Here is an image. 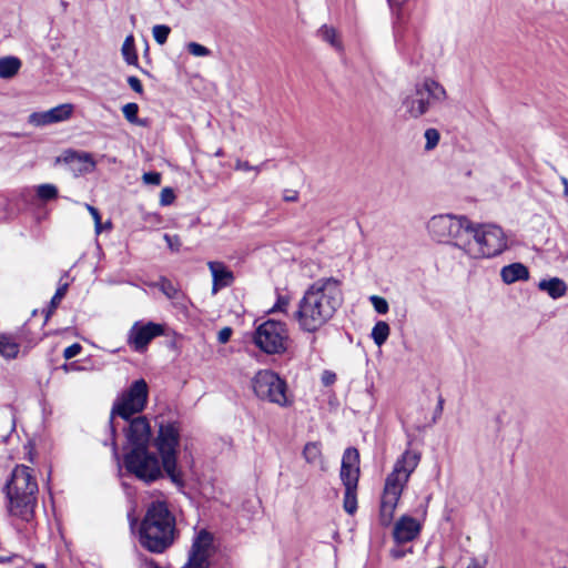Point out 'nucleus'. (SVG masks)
Returning <instances> with one entry per match:
<instances>
[{"label":"nucleus","instance_id":"32","mask_svg":"<svg viewBox=\"0 0 568 568\" xmlns=\"http://www.w3.org/2000/svg\"><path fill=\"white\" fill-rule=\"evenodd\" d=\"M170 32L171 28L166 24H156L152 28L153 38L160 45H163L168 41Z\"/></svg>","mask_w":568,"mask_h":568},{"label":"nucleus","instance_id":"7","mask_svg":"<svg viewBox=\"0 0 568 568\" xmlns=\"http://www.w3.org/2000/svg\"><path fill=\"white\" fill-rule=\"evenodd\" d=\"M447 98V91L442 83L433 78H425L403 98L402 106L407 118L416 120L425 115L433 104L443 103Z\"/></svg>","mask_w":568,"mask_h":568},{"label":"nucleus","instance_id":"3","mask_svg":"<svg viewBox=\"0 0 568 568\" xmlns=\"http://www.w3.org/2000/svg\"><path fill=\"white\" fill-rule=\"evenodd\" d=\"M419 462L420 453L407 448L386 476L379 507V521L383 526L392 524L400 496Z\"/></svg>","mask_w":568,"mask_h":568},{"label":"nucleus","instance_id":"27","mask_svg":"<svg viewBox=\"0 0 568 568\" xmlns=\"http://www.w3.org/2000/svg\"><path fill=\"white\" fill-rule=\"evenodd\" d=\"M36 196L41 202H50L59 196V190L54 184L43 183L34 187Z\"/></svg>","mask_w":568,"mask_h":568},{"label":"nucleus","instance_id":"11","mask_svg":"<svg viewBox=\"0 0 568 568\" xmlns=\"http://www.w3.org/2000/svg\"><path fill=\"white\" fill-rule=\"evenodd\" d=\"M149 387L144 379H138L124 390L115 400L111 418L119 416L129 420L132 415L141 413L148 403Z\"/></svg>","mask_w":568,"mask_h":568},{"label":"nucleus","instance_id":"52","mask_svg":"<svg viewBox=\"0 0 568 568\" xmlns=\"http://www.w3.org/2000/svg\"><path fill=\"white\" fill-rule=\"evenodd\" d=\"M112 445H113V453H114V455L116 456V455H118V447H116V444H115V443H113Z\"/></svg>","mask_w":568,"mask_h":568},{"label":"nucleus","instance_id":"28","mask_svg":"<svg viewBox=\"0 0 568 568\" xmlns=\"http://www.w3.org/2000/svg\"><path fill=\"white\" fill-rule=\"evenodd\" d=\"M389 333H390L389 325L384 321H379L374 325L371 336H372L374 343L378 347H381L387 341Z\"/></svg>","mask_w":568,"mask_h":568},{"label":"nucleus","instance_id":"33","mask_svg":"<svg viewBox=\"0 0 568 568\" xmlns=\"http://www.w3.org/2000/svg\"><path fill=\"white\" fill-rule=\"evenodd\" d=\"M424 138L426 140L425 150L430 151L437 146L440 135L438 130L429 128L425 131Z\"/></svg>","mask_w":568,"mask_h":568},{"label":"nucleus","instance_id":"35","mask_svg":"<svg viewBox=\"0 0 568 568\" xmlns=\"http://www.w3.org/2000/svg\"><path fill=\"white\" fill-rule=\"evenodd\" d=\"M122 112L124 118L130 123H138V112H139V105L134 102L126 103L122 106Z\"/></svg>","mask_w":568,"mask_h":568},{"label":"nucleus","instance_id":"49","mask_svg":"<svg viewBox=\"0 0 568 568\" xmlns=\"http://www.w3.org/2000/svg\"><path fill=\"white\" fill-rule=\"evenodd\" d=\"M85 209L89 211V213L91 214L93 221H94V224H99V221L101 220V215L99 213V211L90 205V204H84Z\"/></svg>","mask_w":568,"mask_h":568},{"label":"nucleus","instance_id":"50","mask_svg":"<svg viewBox=\"0 0 568 568\" xmlns=\"http://www.w3.org/2000/svg\"><path fill=\"white\" fill-rule=\"evenodd\" d=\"M560 181H561V183H562V185H564V194H565L566 196H568V179H567V178H565V176H561V178H560Z\"/></svg>","mask_w":568,"mask_h":568},{"label":"nucleus","instance_id":"34","mask_svg":"<svg viewBox=\"0 0 568 568\" xmlns=\"http://www.w3.org/2000/svg\"><path fill=\"white\" fill-rule=\"evenodd\" d=\"M186 49L190 54L196 58L209 57L211 54V50L209 48L197 42H189L186 44Z\"/></svg>","mask_w":568,"mask_h":568},{"label":"nucleus","instance_id":"2","mask_svg":"<svg viewBox=\"0 0 568 568\" xmlns=\"http://www.w3.org/2000/svg\"><path fill=\"white\" fill-rule=\"evenodd\" d=\"M3 491L9 515L26 523L31 521L38 505L39 493L34 470L26 465H17Z\"/></svg>","mask_w":568,"mask_h":568},{"label":"nucleus","instance_id":"21","mask_svg":"<svg viewBox=\"0 0 568 568\" xmlns=\"http://www.w3.org/2000/svg\"><path fill=\"white\" fill-rule=\"evenodd\" d=\"M500 277L505 284H513L529 278V270L523 263H511L500 270Z\"/></svg>","mask_w":568,"mask_h":568},{"label":"nucleus","instance_id":"38","mask_svg":"<svg viewBox=\"0 0 568 568\" xmlns=\"http://www.w3.org/2000/svg\"><path fill=\"white\" fill-rule=\"evenodd\" d=\"M175 199V194L171 187L162 189L160 193V203L161 205H170L173 203Z\"/></svg>","mask_w":568,"mask_h":568},{"label":"nucleus","instance_id":"6","mask_svg":"<svg viewBox=\"0 0 568 568\" xmlns=\"http://www.w3.org/2000/svg\"><path fill=\"white\" fill-rule=\"evenodd\" d=\"M470 230L471 222L465 215L436 214L426 222V232L430 240L453 245L460 251Z\"/></svg>","mask_w":568,"mask_h":568},{"label":"nucleus","instance_id":"12","mask_svg":"<svg viewBox=\"0 0 568 568\" xmlns=\"http://www.w3.org/2000/svg\"><path fill=\"white\" fill-rule=\"evenodd\" d=\"M288 331L286 324L273 320L262 323L255 331L254 342L267 354H281L286 351Z\"/></svg>","mask_w":568,"mask_h":568},{"label":"nucleus","instance_id":"41","mask_svg":"<svg viewBox=\"0 0 568 568\" xmlns=\"http://www.w3.org/2000/svg\"><path fill=\"white\" fill-rule=\"evenodd\" d=\"M81 349H82V346L78 343H74L64 349L63 357L65 359H71V358L75 357L77 355H79Z\"/></svg>","mask_w":568,"mask_h":568},{"label":"nucleus","instance_id":"43","mask_svg":"<svg viewBox=\"0 0 568 568\" xmlns=\"http://www.w3.org/2000/svg\"><path fill=\"white\" fill-rule=\"evenodd\" d=\"M412 552H413L412 547L404 549V548L396 546L389 550V555L393 559H400V558L405 557L407 554H412Z\"/></svg>","mask_w":568,"mask_h":568},{"label":"nucleus","instance_id":"46","mask_svg":"<svg viewBox=\"0 0 568 568\" xmlns=\"http://www.w3.org/2000/svg\"><path fill=\"white\" fill-rule=\"evenodd\" d=\"M164 240L166 241L169 247L171 250H174V251H178L180 245H181V242H180V239L178 235H169V234H165L164 235Z\"/></svg>","mask_w":568,"mask_h":568},{"label":"nucleus","instance_id":"55","mask_svg":"<svg viewBox=\"0 0 568 568\" xmlns=\"http://www.w3.org/2000/svg\"><path fill=\"white\" fill-rule=\"evenodd\" d=\"M442 404H443V400H439V405H438L439 409H442Z\"/></svg>","mask_w":568,"mask_h":568},{"label":"nucleus","instance_id":"30","mask_svg":"<svg viewBox=\"0 0 568 568\" xmlns=\"http://www.w3.org/2000/svg\"><path fill=\"white\" fill-rule=\"evenodd\" d=\"M357 488H345L344 494V509L347 514L353 515L357 510V497H356Z\"/></svg>","mask_w":568,"mask_h":568},{"label":"nucleus","instance_id":"40","mask_svg":"<svg viewBox=\"0 0 568 568\" xmlns=\"http://www.w3.org/2000/svg\"><path fill=\"white\" fill-rule=\"evenodd\" d=\"M142 180L145 184L160 185L161 174L159 172H146L143 174Z\"/></svg>","mask_w":568,"mask_h":568},{"label":"nucleus","instance_id":"8","mask_svg":"<svg viewBox=\"0 0 568 568\" xmlns=\"http://www.w3.org/2000/svg\"><path fill=\"white\" fill-rule=\"evenodd\" d=\"M180 432V426L175 422L161 423L154 438V445L161 456L164 473L173 484L183 487V474L178 467Z\"/></svg>","mask_w":568,"mask_h":568},{"label":"nucleus","instance_id":"29","mask_svg":"<svg viewBox=\"0 0 568 568\" xmlns=\"http://www.w3.org/2000/svg\"><path fill=\"white\" fill-rule=\"evenodd\" d=\"M19 354V345L8 337H0V355L6 358H16Z\"/></svg>","mask_w":568,"mask_h":568},{"label":"nucleus","instance_id":"4","mask_svg":"<svg viewBox=\"0 0 568 568\" xmlns=\"http://www.w3.org/2000/svg\"><path fill=\"white\" fill-rule=\"evenodd\" d=\"M175 517L164 500L152 501L145 511L140 527V544L146 550L161 554L172 546L175 539Z\"/></svg>","mask_w":568,"mask_h":568},{"label":"nucleus","instance_id":"53","mask_svg":"<svg viewBox=\"0 0 568 568\" xmlns=\"http://www.w3.org/2000/svg\"><path fill=\"white\" fill-rule=\"evenodd\" d=\"M215 155H216V156H221V155H223V151H222L221 149H220V150H217V151H216V153H215Z\"/></svg>","mask_w":568,"mask_h":568},{"label":"nucleus","instance_id":"23","mask_svg":"<svg viewBox=\"0 0 568 568\" xmlns=\"http://www.w3.org/2000/svg\"><path fill=\"white\" fill-rule=\"evenodd\" d=\"M303 456L306 463L311 465H317L325 471L327 469L322 455L321 444L317 442H310L304 446Z\"/></svg>","mask_w":568,"mask_h":568},{"label":"nucleus","instance_id":"25","mask_svg":"<svg viewBox=\"0 0 568 568\" xmlns=\"http://www.w3.org/2000/svg\"><path fill=\"white\" fill-rule=\"evenodd\" d=\"M21 65H22V62L17 57L8 55V57L0 58V78L1 79L13 78L21 69Z\"/></svg>","mask_w":568,"mask_h":568},{"label":"nucleus","instance_id":"17","mask_svg":"<svg viewBox=\"0 0 568 568\" xmlns=\"http://www.w3.org/2000/svg\"><path fill=\"white\" fill-rule=\"evenodd\" d=\"M339 476L345 488H357L359 478V454L356 448H347L344 452Z\"/></svg>","mask_w":568,"mask_h":568},{"label":"nucleus","instance_id":"5","mask_svg":"<svg viewBox=\"0 0 568 568\" xmlns=\"http://www.w3.org/2000/svg\"><path fill=\"white\" fill-rule=\"evenodd\" d=\"M507 248L504 231L494 224H473L466 237L463 252L470 258H490Z\"/></svg>","mask_w":568,"mask_h":568},{"label":"nucleus","instance_id":"9","mask_svg":"<svg viewBox=\"0 0 568 568\" xmlns=\"http://www.w3.org/2000/svg\"><path fill=\"white\" fill-rule=\"evenodd\" d=\"M126 471L138 479L150 484L162 477L164 471L162 459L145 448H130L123 457Z\"/></svg>","mask_w":568,"mask_h":568},{"label":"nucleus","instance_id":"48","mask_svg":"<svg viewBox=\"0 0 568 568\" xmlns=\"http://www.w3.org/2000/svg\"><path fill=\"white\" fill-rule=\"evenodd\" d=\"M336 379V375L333 372L325 371L322 375V383L325 386L332 385Z\"/></svg>","mask_w":568,"mask_h":568},{"label":"nucleus","instance_id":"20","mask_svg":"<svg viewBox=\"0 0 568 568\" xmlns=\"http://www.w3.org/2000/svg\"><path fill=\"white\" fill-rule=\"evenodd\" d=\"M207 267L212 275V294L215 295L220 290L227 287L234 282L233 272L219 261L207 262Z\"/></svg>","mask_w":568,"mask_h":568},{"label":"nucleus","instance_id":"19","mask_svg":"<svg viewBox=\"0 0 568 568\" xmlns=\"http://www.w3.org/2000/svg\"><path fill=\"white\" fill-rule=\"evenodd\" d=\"M63 161L70 166L75 175L91 173L97 166L92 154L69 150L63 154Z\"/></svg>","mask_w":568,"mask_h":568},{"label":"nucleus","instance_id":"18","mask_svg":"<svg viewBox=\"0 0 568 568\" xmlns=\"http://www.w3.org/2000/svg\"><path fill=\"white\" fill-rule=\"evenodd\" d=\"M422 524L408 515L402 516L394 525L393 538L396 544L409 542L418 537Z\"/></svg>","mask_w":568,"mask_h":568},{"label":"nucleus","instance_id":"15","mask_svg":"<svg viewBox=\"0 0 568 568\" xmlns=\"http://www.w3.org/2000/svg\"><path fill=\"white\" fill-rule=\"evenodd\" d=\"M74 111L71 103L59 104L47 111L33 112L28 116V123L33 126H45L69 120Z\"/></svg>","mask_w":568,"mask_h":568},{"label":"nucleus","instance_id":"37","mask_svg":"<svg viewBox=\"0 0 568 568\" xmlns=\"http://www.w3.org/2000/svg\"><path fill=\"white\" fill-rule=\"evenodd\" d=\"M369 301H371L374 310L378 314H386L388 312L389 306H388L387 301L384 297H381V296H377V295H372L369 297Z\"/></svg>","mask_w":568,"mask_h":568},{"label":"nucleus","instance_id":"10","mask_svg":"<svg viewBox=\"0 0 568 568\" xmlns=\"http://www.w3.org/2000/svg\"><path fill=\"white\" fill-rule=\"evenodd\" d=\"M254 394L262 400H267L281 407L291 405L286 383L270 369L258 371L252 379Z\"/></svg>","mask_w":568,"mask_h":568},{"label":"nucleus","instance_id":"42","mask_svg":"<svg viewBox=\"0 0 568 568\" xmlns=\"http://www.w3.org/2000/svg\"><path fill=\"white\" fill-rule=\"evenodd\" d=\"M235 170L244 171V172L255 171L256 174L260 173V166H253L247 161H242V160H237L235 162Z\"/></svg>","mask_w":568,"mask_h":568},{"label":"nucleus","instance_id":"45","mask_svg":"<svg viewBox=\"0 0 568 568\" xmlns=\"http://www.w3.org/2000/svg\"><path fill=\"white\" fill-rule=\"evenodd\" d=\"M232 336V328L231 327H223L222 329H220L219 334H217V341L221 343V344H225L230 341Z\"/></svg>","mask_w":568,"mask_h":568},{"label":"nucleus","instance_id":"44","mask_svg":"<svg viewBox=\"0 0 568 568\" xmlns=\"http://www.w3.org/2000/svg\"><path fill=\"white\" fill-rule=\"evenodd\" d=\"M129 87L136 93L141 94L143 92V85L139 78L131 75L128 78Z\"/></svg>","mask_w":568,"mask_h":568},{"label":"nucleus","instance_id":"31","mask_svg":"<svg viewBox=\"0 0 568 568\" xmlns=\"http://www.w3.org/2000/svg\"><path fill=\"white\" fill-rule=\"evenodd\" d=\"M156 286L170 300H175L180 295V291L173 285L171 281L166 278H161Z\"/></svg>","mask_w":568,"mask_h":568},{"label":"nucleus","instance_id":"47","mask_svg":"<svg viewBox=\"0 0 568 568\" xmlns=\"http://www.w3.org/2000/svg\"><path fill=\"white\" fill-rule=\"evenodd\" d=\"M487 559L486 558H471L466 566V568H486Z\"/></svg>","mask_w":568,"mask_h":568},{"label":"nucleus","instance_id":"54","mask_svg":"<svg viewBox=\"0 0 568 568\" xmlns=\"http://www.w3.org/2000/svg\"><path fill=\"white\" fill-rule=\"evenodd\" d=\"M34 568H47L44 565L38 564L34 566Z\"/></svg>","mask_w":568,"mask_h":568},{"label":"nucleus","instance_id":"51","mask_svg":"<svg viewBox=\"0 0 568 568\" xmlns=\"http://www.w3.org/2000/svg\"><path fill=\"white\" fill-rule=\"evenodd\" d=\"M103 225L101 220L99 221V224H94V230L97 234H100L102 232Z\"/></svg>","mask_w":568,"mask_h":568},{"label":"nucleus","instance_id":"16","mask_svg":"<svg viewBox=\"0 0 568 568\" xmlns=\"http://www.w3.org/2000/svg\"><path fill=\"white\" fill-rule=\"evenodd\" d=\"M129 420V425L124 429L129 449L149 447L151 427L148 419L143 416H138Z\"/></svg>","mask_w":568,"mask_h":568},{"label":"nucleus","instance_id":"26","mask_svg":"<svg viewBox=\"0 0 568 568\" xmlns=\"http://www.w3.org/2000/svg\"><path fill=\"white\" fill-rule=\"evenodd\" d=\"M121 54L129 65H138L139 58L136 53L135 40L133 34H129L125 37L121 47Z\"/></svg>","mask_w":568,"mask_h":568},{"label":"nucleus","instance_id":"22","mask_svg":"<svg viewBox=\"0 0 568 568\" xmlns=\"http://www.w3.org/2000/svg\"><path fill=\"white\" fill-rule=\"evenodd\" d=\"M538 288L541 292H546L551 298L557 300L566 295L567 284L559 277H551L548 280H541L538 283Z\"/></svg>","mask_w":568,"mask_h":568},{"label":"nucleus","instance_id":"13","mask_svg":"<svg viewBox=\"0 0 568 568\" xmlns=\"http://www.w3.org/2000/svg\"><path fill=\"white\" fill-rule=\"evenodd\" d=\"M215 551L214 536L206 529L199 530L192 541L187 562L183 568H209Z\"/></svg>","mask_w":568,"mask_h":568},{"label":"nucleus","instance_id":"56","mask_svg":"<svg viewBox=\"0 0 568 568\" xmlns=\"http://www.w3.org/2000/svg\"><path fill=\"white\" fill-rule=\"evenodd\" d=\"M105 227H111V223H110V222H108V223L105 224Z\"/></svg>","mask_w":568,"mask_h":568},{"label":"nucleus","instance_id":"36","mask_svg":"<svg viewBox=\"0 0 568 568\" xmlns=\"http://www.w3.org/2000/svg\"><path fill=\"white\" fill-rule=\"evenodd\" d=\"M68 283L61 284L55 294L52 296L50 302V311L48 313V316L55 310V307L60 304L61 300L64 297L67 291H68Z\"/></svg>","mask_w":568,"mask_h":568},{"label":"nucleus","instance_id":"14","mask_svg":"<svg viewBox=\"0 0 568 568\" xmlns=\"http://www.w3.org/2000/svg\"><path fill=\"white\" fill-rule=\"evenodd\" d=\"M163 334L164 327L161 324L135 322L129 331L128 344L133 351L144 353L150 342Z\"/></svg>","mask_w":568,"mask_h":568},{"label":"nucleus","instance_id":"39","mask_svg":"<svg viewBox=\"0 0 568 568\" xmlns=\"http://www.w3.org/2000/svg\"><path fill=\"white\" fill-rule=\"evenodd\" d=\"M290 305V298L287 296H278L276 303L274 304L272 311L273 312H282L286 313Z\"/></svg>","mask_w":568,"mask_h":568},{"label":"nucleus","instance_id":"1","mask_svg":"<svg viewBox=\"0 0 568 568\" xmlns=\"http://www.w3.org/2000/svg\"><path fill=\"white\" fill-rule=\"evenodd\" d=\"M342 304L341 281L335 277H322L305 290L293 318L302 332L316 333L332 321Z\"/></svg>","mask_w":568,"mask_h":568},{"label":"nucleus","instance_id":"24","mask_svg":"<svg viewBox=\"0 0 568 568\" xmlns=\"http://www.w3.org/2000/svg\"><path fill=\"white\" fill-rule=\"evenodd\" d=\"M317 36L336 51H343V42L341 40L339 33L334 27L327 24L322 26L317 31Z\"/></svg>","mask_w":568,"mask_h":568}]
</instances>
